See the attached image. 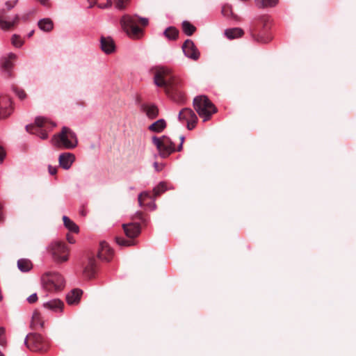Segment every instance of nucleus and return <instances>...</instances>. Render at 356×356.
<instances>
[{"label":"nucleus","instance_id":"1","mask_svg":"<svg viewBox=\"0 0 356 356\" xmlns=\"http://www.w3.org/2000/svg\"><path fill=\"white\" fill-rule=\"evenodd\" d=\"M154 82L163 89L166 95L175 102L182 104L185 95L182 90L181 80L175 76L172 70L165 67H156L152 70Z\"/></svg>","mask_w":356,"mask_h":356},{"label":"nucleus","instance_id":"2","mask_svg":"<svg viewBox=\"0 0 356 356\" xmlns=\"http://www.w3.org/2000/svg\"><path fill=\"white\" fill-rule=\"evenodd\" d=\"M147 24V19L138 16L124 15L120 19L122 29L129 37L133 39H138L143 35V31L138 25L145 26Z\"/></svg>","mask_w":356,"mask_h":356},{"label":"nucleus","instance_id":"3","mask_svg":"<svg viewBox=\"0 0 356 356\" xmlns=\"http://www.w3.org/2000/svg\"><path fill=\"white\" fill-rule=\"evenodd\" d=\"M51 143L57 147L72 149L77 146L78 140L72 130L67 127H63L59 134L53 136Z\"/></svg>","mask_w":356,"mask_h":356},{"label":"nucleus","instance_id":"4","mask_svg":"<svg viewBox=\"0 0 356 356\" xmlns=\"http://www.w3.org/2000/svg\"><path fill=\"white\" fill-rule=\"evenodd\" d=\"M193 107L204 121L210 119L211 116L217 112L214 104L205 95L197 96L193 99Z\"/></svg>","mask_w":356,"mask_h":356},{"label":"nucleus","instance_id":"5","mask_svg":"<svg viewBox=\"0 0 356 356\" xmlns=\"http://www.w3.org/2000/svg\"><path fill=\"white\" fill-rule=\"evenodd\" d=\"M56 124L42 117H38L35 120L34 124L26 126L27 132L38 136L40 138L44 140L48 137L47 132L51 131Z\"/></svg>","mask_w":356,"mask_h":356},{"label":"nucleus","instance_id":"6","mask_svg":"<svg viewBox=\"0 0 356 356\" xmlns=\"http://www.w3.org/2000/svg\"><path fill=\"white\" fill-rule=\"evenodd\" d=\"M41 280L43 287L49 291H60L65 286L63 277L57 272L45 273Z\"/></svg>","mask_w":356,"mask_h":356},{"label":"nucleus","instance_id":"7","mask_svg":"<svg viewBox=\"0 0 356 356\" xmlns=\"http://www.w3.org/2000/svg\"><path fill=\"white\" fill-rule=\"evenodd\" d=\"M17 3V0L7 1L6 3V9L0 10V28L1 29L4 31L12 30L18 24L19 20L18 15H15L12 19L7 15V11L14 8Z\"/></svg>","mask_w":356,"mask_h":356},{"label":"nucleus","instance_id":"8","mask_svg":"<svg viewBox=\"0 0 356 356\" xmlns=\"http://www.w3.org/2000/svg\"><path fill=\"white\" fill-rule=\"evenodd\" d=\"M25 345L33 352H46L48 343L41 334L30 333L25 339Z\"/></svg>","mask_w":356,"mask_h":356},{"label":"nucleus","instance_id":"9","mask_svg":"<svg viewBox=\"0 0 356 356\" xmlns=\"http://www.w3.org/2000/svg\"><path fill=\"white\" fill-rule=\"evenodd\" d=\"M152 143L156 147L161 157L166 158L175 151V145L172 140L165 136L160 138L154 136Z\"/></svg>","mask_w":356,"mask_h":356},{"label":"nucleus","instance_id":"10","mask_svg":"<svg viewBox=\"0 0 356 356\" xmlns=\"http://www.w3.org/2000/svg\"><path fill=\"white\" fill-rule=\"evenodd\" d=\"M49 251L56 263H63L68 260L69 250L63 242H53L49 245Z\"/></svg>","mask_w":356,"mask_h":356},{"label":"nucleus","instance_id":"11","mask_svg":"<svg viewBox=\"0 0 356 356\" xmlns=\"http://www.w3.org/2000/svg\"><path fill=\"white\" fill-rule=\"evenodd\" d=\"M179 120L180 121H185L187 124L188 129L191 130L196 125L197 117L192 109L185 108L179 112Z\"/></svg>","mask_w":356,"mask_h":356},{"label":"nucleus","instance_id":"12","mask_svg":"<svg viewBox=\"0 0 356 356\" xmlns=\"http://www.w3.org/2000/svg\"><path fill=\"white\" fill-rule=\"evenodd\" d=\"M13 111L12 101L7 95L0 96V119H4L10 116Z\"/></svg>","mask_w":356,"mask_h":356},{"label":"nucleus","instance_id":"13","mask_svg":"<svg viewBox=\"0 0 356 356\" xmlns=\"http://www.w3.org/2000/svg\"><path fill=\"white\" fill-rule=\"evenodd\" d=\"M167 190L166 186L164 182H161L157 186H156L153 190V196L152 197L149 193L143 192L141 193L138 196V203L140 206L144 205V202L147 199H152L156 198L159 196L161 194L164 193Z\"/></svg>","mask_w":356,"mask_h":356},{"label":"nucleus","instance_id":"14","mask_svg":"<svg viewBox=\"0 0 356 356\" xmlns=\"http://www.w3.org/2000/svg\"><path fill=\"white\" fill-rule=\"evenodd\" d=\"M182 49L186 56L194 60H197L200 57V52L191 40H186L184 42Z\"/></svg>","mask_w":356,"mask_h":356},{"label":"nucleus","instance_id":"15","mask_svg":"<svg viewBox=\"0 0 356 356\" xmlns=\"http://www.w3.org/2000/svg\"><path fill=\"white\" fill-rule=\"evenodd\" d=\"M113 255V252L109 247L108 244L105 242L100 243V248L98 252V258L101 260L109 261Z\"/></svg>","mask_w":356,"mask_h":356},{"label":"nucleus","instance_id":"16","mask_svg":"<svg viewBox=\"0 0 356 356\" xmlns=\"http://www.w3.org/2000/svg\"><path fill=\"white\" fill-rule=\"evenodd\" d=\"M122 227L125 235L130 238L137 237L140 233V226L138 223L124 224Z\"/></svg>","mask_w":356,"mask_h":356},{"label":"nucleus","instance_id":"17","mask_svg":"<svg viewBox=\"0 0 356 356\" xmlns=\"http://www.w3.org/2000/svg\"><path fill=\"white\" fill-rule=\"evenodd\" d=\"M100 47L102 50L107 54H112L115 49V42L111 37L102 36L100 39Z\"/></svg>","mask_w":356,"mask_h":356},{"label":"nucleus","instance_id":"18","mask_svg":"<svg viewBox=\"0 0 356 356\" xmlns=\"http://www.w3.org/2000/svg\"><path fill=\"white\" fill-rule=\"evenodd\" d=\"M74 155L72 153L67 152L61 154L59 156L58 161L60 165L63 168L67 170L71 167L72 163L74 161Z\"/></svg>","mask_w":356,"mask_h":356},{"label":"nucleus","instance_id":"19","mask_svg":"<svg viewBox=\"0 0 356 356\" xmlns=\"http://www.w3.org/2000/svg\"><path fill=\"white\" fill-rule=\"evenodd\" d=\"M141 109L151 119L156 118L159 115V109L154 104H143L141 105Z\"/></svg>","mask_w":356,"mask_h":356},{"label":"nucleus","instance_id":"20","mask_svg":"<svg viewBox=\"0 0 356 356\" xmlns=\"http://www.w3.org/2000/svg\"><path fill=\"white\" fill-rule=\"evenodd\" d=\"M96 272V261L94 258L91 257L89 259L88 264L85 266L83 270L84 275L91 278L94 276Z\"/></svg>","mask_w":356,"mask_h":356},{"label":"nucleus","instance_id":"21","mask_svg":"<svg viewBox=\"0 0 356 356\" xmlns=\"http://www.w3.org/2000/svg\"><path fill=\"white\" fill-rule=\"evenodd\" d=\"M82 291L78 289H73L66 297L69 305L76 304L79 302Z\"/></svg>","mask_w":356,"mask_h":356},{"label":"nucleus","instance_id":"22","mask_svg":"<svg viewBox=\"0 0 356 356\" xmlns=\"http://www.w3.org/2000/svg\"><path fill=\"white\" fill-rule=\"evenodd\" d=\"M17 56L15 54L10 53L7 57L2 58L1 66L2 67L9 72L13 66V61L16 59Z\"/></svg>","mask_w":356,"mask_h":356},{"label":"nucleus","instance_id":"23","mask_svg":"<svg viewBox=\"0 0 356 356\" xmlns=\"http://www.w3.org/2000/svg\"><path fill=\"white\" fill-rule=\"evenodd\" d=\"M63 306V302L58 299L52 300L44 303V307L56 312L62 311Z\"/></svg>","mask_w":356,"mask_h":356},{"label":"nucleus","instance_id":"24","mask_svg":"<svg viewBox=\"0 0 356 356\" xmlns=\"http://www.w3.org/2000/svg\"><path fill=\"white\" fill-rule=\"evenodd\" d=\"M44 325V321L42 319L40 314L35 312L33 313L32 320L31 323V327L34 330L38 328H42Z\"/></svg>","mask_w":356,"mask_h":356},{"label":"nucleus","instance_id":"25","mask_svg":"<svg viewBox=\"0 0 356 356\" xmlns=\"http://www.w3.org/2000/svg\"><path fill=\"white\" fill-rule=\"evenodd\" d=\"M38 27L43 31L49 32L54 28V23L49 18H44L40 20L38 23Z\"/></svg>","mask_w":356,"mask_h":356},{"label":"nucleus","instance_id":"26","mask_svg":"<svg viewBox=\"0 0 356 356\" xmlns=\"http://www.w3.org/2000/svg\"><path fill=\"white\" fill-rule=\"evenodd\" d=\"M166 126V123L164 120L160 119L152 124L149 127V130L153 132L159 133L162 131Z\"/></svg>","mask_w":356,"mask_h":356},{"label":"nucleus","instance_id":"27","mask_svg":"<svg viewBox=\"0 0 356 356\" xmlns=\"http://www.w3.org/2000/svg\"><path fill=\"white\" fill-rule=\"evenodd\" d=\"M17 267L22 272H28L32 268V263L29 259H21L17 261Z\"/></svg>","mask_w":356,"mask_h":356},{"label":"nucleus","instance_id":"28","mask_svg":"<svg viewBox=\"0 0 356 356\" xmlns=\"http://www.w3.org/2000/svg\"><path fill=\"white\" fill-rule=\"evenodd\" d=\"M163 35L168 40H175L178 38L179 31L174 26H170L165 30Z\"/></svg>","mask_w":356,"mask_h":356},{"label":"nucleus","instance_id":"29","mask_svg":"<svg viewBox=\"0 0 356 356\" xmlns=\"http://www.w3.org/2000/svg\"><path fill=\"white\" fill-rule=\"evenodd\" d=\"M243 34V30L239 28H234L225 31V35L229 39L241 37Z\"/></svg>","mask_w":356,"mask_h":356},{"label":"nucleus","instance_id":"30","mask_svg":"<svg viewBox=\"0 0 356 356\" xmlns=\"http://www.w3.org/2000/svg\"><path fill=\"white\" fill-rule=\"evenodd\" d=\"M63 220L64 225L70 231L74 232V233H77L79 232L78 226L73 221H72L68 217H67L65 216H63Z\"/></svg>","mask_w":356,"mask_h":356},{"label":"nucleus","instance_id":"31","mask_svg":"<svg viewBox=\"0 0 356 356\" xmlns=\"http://www.w3.org/2000/svg\"><path fill=\"white\" fill-rule=\"evenodd\" d=\"M182 30L187 35H192L196 31L195 26L188 21H184L182 23Z\"/></svg>","mask_w":356,"mask_h":356},{"label":"nucleus","instance_id":"32","mask_svg":"<svg viewBox=\"0 0 356 356\" xmlns=\"http://www.w3.org/2000/svg\"><path fill=\"white\" fill-rule=\"evenodd\" d=\"M259 7H273L277 3V0H256Z\"/></svg>","mask_w":356,"mask_h":356},{"label":"nucleus","instance_id":"33","mask_svg":"<svg viewBox=\"0 0 356 356\" xmlns=\"http://www.w3.org/2000/svg\"><path fill=\"white\" fill-rule=\"evenodd\" d=\"M222 14L226 17L235 18L236 15L233 13L232 8L229 4H225L222 8Z\"/></svg>","mask_w":356,"mask_h":356},{"label":"nucleus","instance_id":"34","mask_svg":"<svg viewBox=\"0 0 356 356\" xmlns=\"http://www.w3.org/2000/svg\"><path fill=\"white\" fill-rule=\"evenodd\" d=\"M116 243L120 246H130L134 245V242L131 240H126L122 237L115 238Z\"/></svg>","mask_w":356,"mask_h":356},{"label":"nucleus","instance_id":"35","mask_svg":"<svg viewBox=\"0 0 356 356\" xmlns=\"http://www.w3.org/2000/svg\"><path fill=\"white\" fill-rule=\"evenodd\" d=\"M129 2V0H115V5L118 9H124Z\"/></svg>","mask_w":356,"mask_h":356},{"label":"nucleus","instance_id":"36","mask_svg":"<svg viewBox=\"0 0 356 356\" xmlns=\"http://www.w3.org/2000/svg\"><path fill=\"white\" fill-rule=\"evenodd\" d=\"M12 44L17 47H19L22 45L23 41L19 35H14L12 37Z\"/></svg>","mask_w":356,"mask_h":356},{"label":"nucleus","instance_id":"37","mask_svg":"<svg viewBox=\"0 0 356 356\" xmlns=\"http://www.w3.org/2000/svg\"><path fill=\"white\" fill-rule=\"evenodd\" d=\"M253 37L254 38L255 40H257V42H261V43H267L268 42L271 38H269V37H267V38H264V36L258 34V35H253Z\"/></svg>","mask_w":356,"mask_h":356},{"label":"nucleus","instance_id":"38","mask_svg":"<svg viewBox=\"0 0 356 356\" xmlns=\"http://www.w3.org/2000/svg\"><path fill=\"white\" fill-rule=\"evenodd\" d=\"M5 335V329L3 327H0V346H6V339L4 337Z\"/></svg>","mask_w":356,"mask_h":356},{"label":"nucleus","instance_id":"39","mask_svg":"<svg viewBox=\"0 0 356 356\" xmlns=\"http://www.w3.org/2000/svg\"><path fill=\"white\" fill-rule=\"evenodd\" d=\"M15 92L20 99H24L26 97V94L24 90L19 88H15Z\"/></svg>","mask_w":356,"mask_h":356},{"label":"nucleus","instance_id":"40","mask_svg":"<svg viewBox=\"0 0 356 356\" xmlns=\"http://www.w3.org/2000/svg\"><path fill=\"white\" fill-rule=\"evenodd\" d=\"M27 300L29 303L33 304L35 302L38 300V296L36 293H33L28 298Z\"/></svg>","mask_w":356,"mask_h":356},{"label":"nucleus","instance_id":"41","mask_svg":"<svg viewBox=\"0 0 356 356\" xmlns=\"http://www.w3.org/2000/svg\"><path fill=\"white\" fill-rule=\"evenodd\" d=\"M6 156V151L3 147L0 146V163L3 162Z\"/></svg>","mask_w":356,"mask_h":356},{"label":"nucleus","instance_id":"42","mask_svg":"<svg viewBox=\"0 0 356 356\" xmlns=\"http://www.w3.org/2000/svg\"><path fill=\"white\" fill-rule=\"evenodd\" d=\"M111 6H112V1L111 0H107L106 3L99 4L98 7L100 8H105L111 7Z\"/></svg>","mask_w":356,"mask_h":356},{"label":"nucleus","instance_id":"43","mask_svg":"<svg viewBox=\"0 0 356 356\" xmlns=\"http://www.w3.org/2000/svg\"><path fill=\"white\" fill-rule=\"evenodd\" d=\"M154 167L156 171L159 172L163 169V165L162 163H159L158 162H154Z\"/></svg>","mask_w":356,"mask_h":356},{"label":"nucleus","instance_id":"44","mask_svg":"<svg viewBox=\"0 0 356 356\" xmlns=\"http://www.w3.org/2000/svg\"><path fill=\"white\" fill-rule=\"evenodd\" d=\"M48 170L50 175H55L57 172V168L51 165H49Z\"/></svg>","mask_w":356,"mask_h":356},{"label":"nucleus","instance_id":"45","mask_svg":"<svg viewBox=\"0 0 356 356\" xmlns=\"http://www.w3.org/2000/svg\"><path fill=\"white\" fill-rule=\"evenodd\" d=\"M4 217L2 213V205L0 204V222H3Z\"/></svg>","mask_w":356,"mask_h":356},{"label":"nucleus","instance_id":"46","mask_svg":"<svg viewBox=\"0 0 356 356\" xmlns=\"http://www.w3.org/2000/svg\"><path fill=\"white\" fill-rule=\"evenodd\" d=\"M135 218L142 220L143 219V213L140 212V211L137 212L136 213Z\"/></svg>","mask_w":356,"mask_h":356},{"label":"nucleus","instance_id":"47","mask_svg":"<svg viewBox=\"0 0 356 356\" xmlns=\"http://www.w3.org/2000/svg\"><path fill=\"white\" fill-rule=\"evenodd\" d=\"M67 241L70 243H74V240L72 236H71L70 234H67Z\"/></svg>","mask_w":356,"mask_h":356},{"label":"nucleus","instance_id":"48","mask_svg":"<svg viewBox=\"0 0 356 356\" xmlns=\"http://www.w3.org/2000/svg\"><path fill=\"white\" fill-rule=\"evenodd\" d=\"M180 138H181V142L180 145L177 148V151H179V152H180L182 149V143H183L184 139L183 136H181Z\"/></svg>","mask_w":356,"mask_h":356},{"label":"nucleus","instance_id":"49","mask_svg":"<svg viewBox=\"0 0 356 356\" xmlns=\"http://www.w3.org/2000/svg\"><path fill=\"white\" fill-rule=\"evenodd\" d=\"M41 4L44 5V6H47L48 3H47V1L48 0H38Z\"/></svg>","mask_w":356,"mask_h":356},{"label":"nucleus","instance_id":"50","mask_svg":"<svg viewBox=\"0 0 356 356\" xmlns=\"http://www.w3.org/2000/svg\"><path fill=\"white\" fill-rule=\"evenodd\" d=\"M94 4H95V2H92V1L90 2V6L89 7L90 8L92 7Z\"/></svg>","mask_w":356,"mask_h":356},{"label":"nucleus","instance_id":"51","mask_svg":"<svg viewBox=\"0 0 356 356\" xmlns=\"http://www.w3.org/2000/svg\"><path fill=\"white\" fill-rule=\"evenodd\" d=\"M81 213L82 216H86V212L83 210L81 211Z\"/></svg>","mask_w":356,"mask_h":356},{"label":"nucleus","instance_id":"52","mask_svg":"<svg viewBox=\"0 0 356 356\" xmlns=\"http://www.w3.org/2000/svg\"><path fill=\"white\" fill-rule=\"evenodd\" d=\"M33 34V31H31L29 34V37H31Z\"/></svg>","mask_w":356,"mask_h":356},{"label":"nucleus","instance_id":"53","mask_svg":"<svg viewBox=\"0 0 356 356\" xmlns=\"http://www.w3.org/2000/svg\"><path fill=\"white\" fill-rule=\"evenodd\" d=\"M0 356H6L1 351H0Z\"/></svg>","mask_w":356,"mask_h":356}]
</instances>
